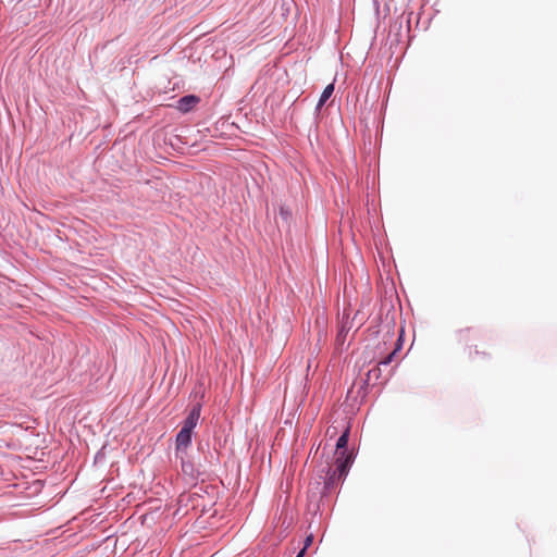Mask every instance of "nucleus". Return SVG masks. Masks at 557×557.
<instances>
[{
    "instance_id": "obj_1",
    "label": "nucleus",
    "mask_w": 557,
    "mask_h": 557,
    "mask_svg": "<svg viewBox=\"0 0 557 557\" xmlns=\"http://www.w3.org/2000/svg\"><path fill=\"white\" fill-rule=\"evenodd\" d=\"M348 444V430H346L336 442L335 450V468L330 469L325 484L332 486L335 483L343 481L352 463V456L347 451Z\"/></svg>"
},
{
    "instance_id": "obj_2",
    "label": "nucleus",
    "mask_w": 557,
    "mask_h": 557,
    "mask_svg": "<svg viewBox=\"0 0 557 557\" xmlns=\"http://www.w3.org/2000/svg\"><path fill=\"white\" fill-rule=\"evenodd\" d=\"M199 101L200 99L197 96H184L176 102L175 108L183 113H187L193 110Z\"/></svg>"
},
{
    "instance_id": "obj_3",
    "label": "nucleus",
    "mask_w": 557,
    "mask_h": 557,
    "mask_svg": "<svg viewBox=\"0 0 557 557\" xmlns=\"http://www.w3.org/2000/svg\"><path fill=\"white\" fill-rule=\"evenodd\" d=\"M201 406L197 404L188 413L187 418L184 420L182 429L193 432L194 428L197 425L198 420L200 418Z\"/></svg>"
},
{
    "instance_id": "obj_4",
    "label": "nucleus",
    "mask_w": 557,
    "mask_h": 557,
    "mask_svg": "<svg viewBox=\"0 0 557 557\" xmlns=\"http://www.w3.org/2000/svg\"><path fill=\"white\" fill-rule=\"evenodd\" d=\"M191 443V432L181 429L176 436V450H185Z\"/></svg>"
},
{
    "instance_id": "obj_5",
    "label": "nucleus",
    "mask_w": 557,
    "mask_h": 557,
    "mask_svg": "<svg viewBox=\"0 0 557 557\" xmlns=\"http://www.w3.org/2000/svg\"><path fill=\"white\" fill-rule=\"evenodd\" d=\"M333 91H334V85L329 84L322 91V95L318 102V108H321L327 101V99L332 96Z\"/></svg>"
},
{
    "instance_id": "obj_6",
    "label": "nucleus",
    "mask_w": 557,
    "mask_h": 557,
    "mask_svg": "<svg viewBox=\"0 0 557 557\" xmlns=\"http://www.w3.org/2000/svg\"><path fill=\"white\" fill-rule=\"evenodd\" d=\"M312 542H313V535L310 534L305 540V545H304V548L301 549V550H304V554L306 553V549L312 544Z\"/></svg>"
},
{
    "instance_id": "obj_7",
    "label": "nucleus",
    "mask_w": 557,
    "mask_h": 557,
    "mask_svg": "<svg viewBox=\"0 0 557 557\" xmlns=\"http://www.w3.org/2000/svg\"><path fill=\"white\" fill-rule=\"evenodd\" d=\"M396 354V350H394L393 352H391L386 358L385 360L382 361L383 364H388L391 363V361L393 360V357L394 355Z\"/></svg>"
},
{
    "instance_id": "obj_8",
    "label": "nucleus",
    "mask_w": 557,
    "mask_h": 557,
    "mask_svg": "<svg viewBox=\"0 0 557 557\" xmlns=\"http://www.w3.org/2000/svg\"><path fill=\"white\" fill-rule=\"evenodd\" d=\"M469 332H470V329L460 330V331L457 333V335H458V337H459V341H461V339H462V337H463V335H465V334H467V333H469Z\"/></svg>"
},
{
    "instance_id": "obj_9",
    "label": "nucleus",
    "mask_w": 557,
    "mask_h": 557,
    "mask_svg": "<svg viewBox=\"0 0 557 557\" xmlns=\"http://www.w3.org/2000/svg\"><path fill=\"white\" fill-rule=\"evenodd\" d=\"M296 557H304V550H300Z\"/></svg>"
}]
</instances>
